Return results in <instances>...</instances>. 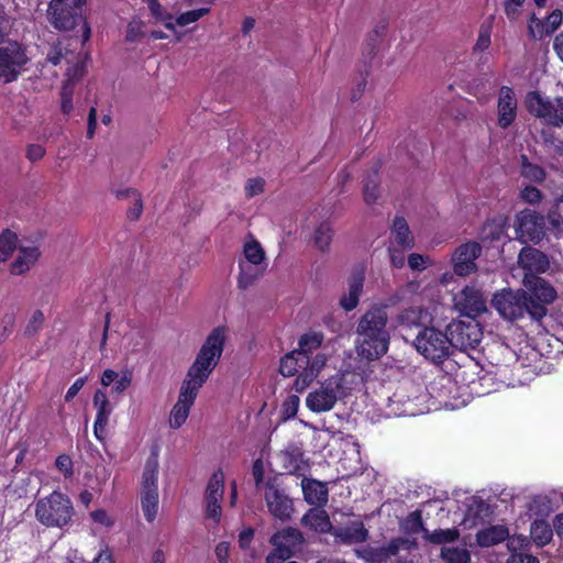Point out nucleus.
I'll return each mask as SVG.
<instances>
[{"label": "nucleus", "mask_w": 563, "mask_h": 563, "mask_svg": "<svg viewBox=\"0 0 563 563\" xmlns=\"http://www.w3.org/2000/svg\"><path fill=\"white\" fill-rule=\"evenodd\" d=\"M492 31V22L485 23L481 26L478 37L474 46L475 51H485L489 47Z\"/></svg>", "instance_id": "nucleus-45"}, {"label": "nucleus", "mask_w": 563, "mask_h": 563, "mask_svg": "<svg viewBox=\"0 0 563 563\" xmlns=\"http://www.w3.org/2000/svg\"><path fill=\"white\" fill-rule=\"evenodd\" d=\"M128 195H131L133 206L129 208L126 216L130 220L135 221L140 218L143 211V202L141 195L136 190H128Z\"/></svg>", "instance_id": "nucleus-46"}, {"label": "nucleus", "mask_w": 563, "mask_h": 563, "mask_svg": "<svg viewBox=\"0 0 563 563\" xmlns=\"http://www.w3.org/2000/svg\"><path fill=\"white\" fill-rule=\"evenodd\" d=\"M324 346H330L329 344H324V335L322 332L310 331L302 334L298 341V349L295 351L302 358H307L310 355L318 354L319 351H322Z\"/></svg>", "instance_id": "nucleus-26"}, {"label": "nucleus", "mask_w": 563, "mask_h": 563, "mask_svg": "<svg viewBox=\"0 0 563 563\" xmlns=\"http://www.w3.org/2000/svg\"><path fill=\"white\" fill-rule=\"evenodd\" d=\"M302 523L317 532H332L331 522L325 510L316 508L310 509L303 517Z\"/></svg>", "instance_id": "nucleus-30"}, {"label": "nucleus", "mask_w": 563, "mask_h": 563, "mask_svg": "<svg viewBox=\"0 0 563 563\" xmlns=\"http://www.w3.org/2000/svg\"><path fill=\"white\" fill-rule=\"evenodd\" d=\"M158 468L157 453H153L147 459L144 467L141 490V507L148 522H152L156 518L158 511Z\"/></svg>", "instance_id": "nucleus-6"}, {"label": "nucleus", "mask_w": 563, "mask_h": 563, "mask_svg": "<svg viewBox=\"0 0 563 563\" xmlns=\"http://www.w3.org/2000/svg\"><path fill=\"white\" fill-rule=\"evenodd\" d=\"M493 307L501 317L515 320L529 313V303L527 292L525 290L504 289L497 292L492 299Z\"/></svg>", "instance_id": "nucleus-9"}, {"label": "nucleus", "mask_w": 563, "mask_h": 563, "mask_svg": "<svg viewBox=\"0 0 563 563\" xmlns=\"http://www.w3.org/2000/svg\"><path fill=\"white\" fill-rule=\"evenodd\" d=\"M419 288V284L416 282L408 283L405 287L400 288L395 292V295L390 298L391 303H397L399 301L406 300L408 295L415 294Z\"/></svg>", "instance_id": "nucleus-48"}, {"label": "nucleus", "mask_w": 563, "mask_h": 563, "mask_svg": "<svg viewBox=\"0 0 563 563\" xmlns=\"http://www.w3.org/2000/svg\"><path fill=\"white\" fill-rule=\"evenodd\" d=\"M387 319V312L379 307L368 309L361 317L356 328V350L360 356L374 360L387 352L389 343Z\"/></svg>", "instance_id": "nucleus-2"}, {"label": "nucleus", "mask_w": 563, "mask_h": 563, "mask_svg": "<svg viewBox=\"0 0 563 563\" xmlns=\"http://www.w3.org/2000/svg\"><path fill=\"white\" fill-rule=\"evenodd\" d=\"M71 93L69 84H66L62 91V111L64 113H69L73 109Z\"/></svg>", "instance_id": "nucleus-58"}, {"label": "nucleus", "mask_w": 563, "mask_h": 563, "mask_svg": "<svg viewBox=\"0 0 563 563\" xmlns=\"http://www.w3.org/2000/svg\"><path fill=\"white\" fill-rule=\"evenodd\" d=\"M346 373H336L321 382L306 398L307 408L314 413L328 412L338 401L344 399L350 388L346 385Z\"/></svg>", "instance_id": "nucleus-4"}, {"label": "nucleus", "mask_w": 563, "mask_h": 563, "mask_svg": "<svg viewBox=\"0 0 563 563\" xmlns=\"http://www.w3.org/2000/svg\"><path fill=\"white\" fill-rule=\"evenodd\" d=\"M518 265L527 275H537L544 273L550 267V262L545 254L534 247H523L518 256Z\"/></svg>", "instance_id": "nucleus-21"}, {"label": "nucleus", "mask_w": 563, "mask_h": 563, "mask_svg": "<svg viewBox=\"0 0 563 563\" xmlns=\"http://www.w3.org/2000/svg\"><path fill=\"white\" fill-rule=\"evenodd\" d=\"M290 556L284 555V552L278 548H275L273 552H271L266 558V563H283Z\"/></svg>", "instance_id": "nucleus-64"}, {"label": "nucleus", "mask_w": 563, "mask_h": 563, "mask_svg": "<svg viewBox=\"0 0 563 563\" xmlns=\"http://www.w3.org/2000/svg\"><path fill=\"white\" fill-rule=\"evenodd\" d=\"M412 516L415 517V521H416L417 526H419V528L421 530H423L424 539H427L431 543L445 544V543H450V542L457 540L460 537V532L455 528L439 529V530H434L433 532H430L427 529H423L422 523L420 521V515L413 514Z\"/></svg>", "instance_id": "nucleus-29"}, {"label": "nucleus", "mask_w": 563, "mask_h": 563, "mask_svg": "<svg viewBox=\"0 0 563 563\" xmlns=\"http://www.w3.org/2000/svg\"><path fill=\"white\" fill-rule=\"evenodd\" d=\"M441 558L445 563H470V552L464 547H443Z\"/></svg>", "instance_id": "nucleus-38"}, {"label": "nucleus", "mask_w": 563, "mask_h": 563, "mask_svg": "<svg viewBox=\"0 0 563 563\" xmlns=\"http://www.w3.org/2000/svg\"><path fill=\"white\" fill-rule=\"evenodd\" d=\"M15 257L11 263L10 272L13 275H22L29 272L38 261L40 249L31 242H22L15 251Z\"/></svg>", "instance_id": "nucleus-20"}, {"label": "nucleus", "mask_w": 563, "mask_h": 563, "mask_svg": "<svg viewBox=\"0 0 563 563\" xmlns=\"http://www.w3.org/2000/svg\"><path fill=\"white\" fill-rule=\"evenodd\" d=\"M334 538L345 544L360 543L367 539L368 532L360 520L351 521L344 527L332 529Z\"/></svg>", "instance_id": "nucleus-25"}, {"label": "nucleus", "mask_w": 563, "mask_h": 563, "mask_svg": "<svg viewBox=\"0 0 563 563\" xmlns=\"http://www.w3.org/2000/svg\"><path fill=\"white\" fill-rule=\"evenodd\" d=\"M531 538L538 545H544L552 539L553 532L550 525L543 520H536L530 529Z\"/></svg>", "instance_id": "nucleus-37"}, {"label": "nucleus", "mask_w": 563, "mask_h": 563, "mask_svg": "<svg viewBox=\"0 0 563 563\" xmlns=\"http://www.w3.org/2000/svg\"><path fill=\"white\" fill-rule=\"evenodd\" d=\"M240 271L238 286L240 289H247L263 274L265 265H253L241 262Z\"/></svg>", "instance_id": "nucleus-31"}, {"label": "nucleus", "mask_w": 563, "mask_h": 563, "mask_svg": "<svg viewBox=\"0 0 563 563\" xmlns=\"http://www.w3.org/2000/svg\"><path fill=\"white\" fill-rule=\"evenodd\" d=\"M90 516L96 523L101 526L111 527L113 525V519L103 509L95 510Z\"/></svg>", "instance_id": "nucleus-57"}, {"label": "nucleus", "mask_w": 563, "mask_h": 563, "mask_svg": "<svg viewBox=\"0 0 563 563\" xmlns=\"http://www.w3.org/2000/svg\"><path fill=\"white\" fill-rule=\"evenodd\" d=\"M86 382H87L86 377L77 378L73 383V385L68 388V390L65 395V400L71 401L75 398V396L80 391V389L85 386Z\"/></svg>", "instance_id": "nucleus-59"}, {"label": "nucleus", "mask_w": 563, "mask_h": 563, "mask_svg": "<svg viewBox=\"0 0 563 563\" xmlns=\"http://www.w3.org/2000/svg\"><path fill=\"white\" fill-rule=\"evenodd\" d=\"M79 0H52L48 5L51 23L58 30H71L79 18Z\"/></svg>", "instance_id": "nucleus-12"}, {"label": "nucleus", "mask_w": 563, "mask_h": 563, "mask_svg": "<svg viewBox=\"0 0 563 563\" xmlns=\"http://www.w3.org/2000/svg\"><path fill=\"white\" fill-rule=\"evenodd\" d=\"M299 402H300V399L298 396H296V395L289 396L283 405L284 413L288 418L294 417L298 411Z\"/></svg>", "instance_id": "nucleus-53"}, {"label": "nucleus", "mask_w": 563, "mask_h": 563, "mask_svg": "<svg viewBox=\"0 0 563 563\" xmlns=\"http://www.w3.org/2000/svg\"><path fill=\"white\" fill-rule=\"evenodd\" d=\"M482 246L477 242H467L452 254L453 271L457 276H467L476 271V258L481 255Z\"/></svg>", "instance_id": "nucleus-18"}, {"label": "nucleus", "mask_w": 563, "mask_h": 563, "mask_svg": "<svg viewBox=\"0 0 563 563\" xmlns=\"http://www.w3.org/2000/svg\"><path fill=\"white\" fill-rule=\"evenodd\" d=\"M227 338L228 329L219 325L208 334L200 346L181 383L177 401L170 410L168 423L172 429H179L186 422L200 388L221 360Z\"/></svg>", "instance_id": "nucleus-1"}, {"label": "nucleus", "mask_w": 563, "mask_h": 563, "mask_svg": "<svg viewBox=\"0 0 563 563\" xmlns=\"http://www.w3.org/2000/svg\"><path fill=\"white\" fill-rule=\"evenodd\" d=\"M229 551L230 545L228 542H220L216 547V556L219 563H228L229 562Z\"/></svg>", "instance_id": "nucleus-62"}, {"label": "nucleus", "mask_w": 563, "mask_h": 563, "mask_svg": "<svg viewBox=\"0 0 563 563\" xmlns=\"http://www.w3.org/2000/svg\"><path fill=\"white\" fill-rule=\"evenodd\" d=\"M132 382V375L129 372H122L113 383L112 393L121 394L125 391Z\"/></svg>", "instance_id": "nucleus-49"}, {"label": "nucleus", "mask_w": 563, "mask_h": 563, "mask_svg": "<svg viewBox=\"0 0 563 563\" xmlns=\"http://www.w3.org/2000/svg\"><path fill=\"white\" fill-rule=\"evenodd\" d=\"M333 239V229L329 221L320 222L313 231V245L321 252H325Z\"/></svg>", "instance_id": "nucleus-33"}, {"label": "nucleus", "mask_w": 563, "mask_h": 563, "mask_svg": "<svg viewBox=\"0 0 563 563\" xmlns=\"http://www.w3.org/2000/svg\"><path fill=\"white\" fill-rule=\"evenodd\" d=\"M265 188V180L260 177H254L247 179L245 183V195L249 198L255 197L264 191Z\"/></svg>", "instance_id": "nucleus-47"}, {"label": "nucleus", "mask_w": 563, "mask_h": 563, "mask_svg": "<svg viewBox=\"0 0 563 563\" xmlns=\"http://www.w3.org/2000/svg\"><path fill=\"white\" fill-rule=\"evenodd\" d=\"M506 563H539V560L529 553L512 552Z\"/></svg>", "instance_id": "nucleus-54"}, {"label": "nucleus", "mask_w": 563, "mask_h": 563, "mask_svg": "<svg viewBox=\"0 0 563 563\" xmlns=\"http://www.w3.org/2000/svg\"><path fill=\"white\" fill-rule=\"evenodd\" d=\"M365 275L363 269L354 272L347 279V290L340 299V306L345 311H352L358 305L363 291Z\"/></svg>", "instance_id": "nucleus-23"}, {"label": "nucleus", "mask_w": 563, "mask_h": 563, "mask_svg": "<svg viewBox=\"0 0 563 563\" xmlns=\"http://www.w3.org/2000/svg\"><path fill=\"white\" fill-rule=\"evenodd\" d=\"M430 262L428 256H423L417 253H411L408 257V265L413 271H422Z\"/></svg>", "instance_id": "nucleus-51"}, {"label": "nucleus", "mask_w": 563, "mask_h": 563, "mask_svg": "<svg viewBox=\"0 0 563 563\" xmlns=\"http://www.w3.org/2000/svg\"><path fill=\"white\" fill-rule=\"evenodd\" d=\"M43 322H44L43 312L42 311L34 312V314L30 321V324L26 328V332L29 334L35 333L37 331L38 327H41Z\"/></svg>", "instance_id": "nucleus-63"}, {"label": "nucleus", "mask_w": 563, "mask_h": 563, "mask_svg": "<svg viewBox=\"0 0 563 563\" xmlns=\"http://www.w3.org/2000/svg\"><path fill=\"white\" fill-rule=\"evenodd\" d=\"M252 474H253L256 487H260V485L264 478V462L261 459H257L253 463Z\"/></svg>", "instance_id": "nucleus-60"}, {"label": "nucleus", "mask_w": 563, "mask_h": 563, "mask_svg": "<svg viewBox=\"0 0 563 563\" xmlns=\"http://www.w3.org/2000/svg\"><path fill=\"white\" fill-rule=\"evenodd\" d=\"M45 155V148L40 144H31L26 148V157L31 162H37Z\"/></svg>", "instance_id": "nucleus-56"}, {"label": "nucleus", "mask_w": 563, "mask_h": 563, "mask_svg": "<svg viewBox=\"0 0 563 563\" xmlns=\"http://www.w3.org/2000/svg\"><path fill=\"white\" fill-rule=\"evenodd\" d=\"M22 242L14 232L4 230L0 234V262L8 261Z\"/></svg>", "instance_id": "nucleus-34"}, {"label": "nucleus", "mask_w": 563, "mask_h": 563, "mask_svg": "<svg viewBox=\"0 0 563 563\" xmlns=\"http://www.w3.org/2000/svg\"><path fill=\"white\" fill-rule=\"evenodd\" d=\"M364 201L367 205L375 203L379 197V188L377 180V170L372 176H368L363 186Z\"/></svg>", "instance_id": "nucleus-43"}, {"label": "nucleus", "mask_w": 563, "mask_h": 563, "mask_svg": "<svg viewBox=\"0 0 563 563\" xmlns=\"http://www.w3.org/2000/svg\"><path fill=\"white\" fill-rule=\"evenodd\" d=\"M209 12V8H198L180 13L176 19H174L175 26H187L191 23L197 22L198 20L207 15Z\"/></svg>", "instance_id": "nucleus-42"}, {"label": "nucleus", "mask_w": 563, "mask_h": 563, "mask_svg": "<svg viewBox=\"0 0 563 563\" xmlns=\"http://www.w3.org/2000/svg\"><path fill=\"white\" fill-rule=\"evenodd\" d=\"M332 354L333 349L331 346H324L318 354L302 358L303 367L295 380V389L297 391H303L308 388L322 373L329 360L332 357Z\"/></svg>", "instance_id": "nucleus-11"}, {"label": "nucleus", "mask_w": 563, "mask_h": 563, "mask_svg": "<svg viewBox=\"0 0 563 563\" xmlns=\"http://www.w3.org/2000/svg\"><path fill=\"white\" fill-rule=\"evenodd\" d=\"M148 9L152 15L162 22L166 29L170 31L175 30L174 16L166 12L157 0H148Z\"/></svg>", "instance_id": "nucleus-40"}, {"label": "nucleus", "mask_w": 563, "mask_h": 563, "mask_svg": "<svg viewBox=\"0 0 563 563\" xmlns=\"http://www.w3.org/2000/svg\"><path fill=\"white\" fill-rule=\"evenodd\" d=\"M394 242L402 250L413 246V238L410 234L408 224L404 218H396L393 224Z\"/></svg>", "instance_id": "nucleus-32"}, {"label": "nucleus", "mask_w": 563, "mask_h": 563, "mask_svg": "<svg viewBox=\"0 0 563 563\" xmlns=\"http://www.w3.org/2000/svg\"><path fill=\"white\" fill-rule=\"evenodd\" d=\"M391 411L397 416H415L416 409L413 408L411 401L404 400V395L399 391L395 393L391 398H389Z\"/></svg>", "instance_id": "nucleus-39"}, {"label": "nucleus", "mask_w": 563, "mask_h": 563, "mask_svg": "<svg viewBox=\"0 0 563 563\" xmlns=\"http://www.w3.org/2000/svg\"><path fill=\"white\" fill-rule=\"evenodd\" d=\"M446 333L453 347L466 351L474 350L482 341V331L475 320L470 321H452L448 328Z\"/></svg>", "instance_id": "nucleus-10"}, {"label": "nucleus", "mask_w": 563, "mask_h": 563, "mask_svg": "<svg viewBox=\"0 0 563 563\" xmlns=\"http://www.w3.org/2000/svg\"><path fill=\"white\" fill-rule=\"evenodd\" d=\"M56 467L64 474L65 477H70L73 474V461L68 455H59L56 459Z\"/></svg>", "instance_id": "nucleus-52"}, {"label": "nucleus", "mask_w": 563, "mask_h": 563, "mask_svg": "<svg viewBox=\"0 0 563 563\" xmlns=\"http://www.w3.org/2000/svg\"><path fill=\"white\" fill-rule=\"evenodd\" d=\"M517 239L522 243L539 242L544 234V219L534 211L526 209L516 218Z\"/></svg>", "instance_id": "nucleus-13"}, {"label": "nucleus", "mask_w": 563, "mask_h": 563, "mask_svg": "<svg viewBox=\"0 0 563 563\" xmlns=\"http://www.w3.org/2000/svg\"><path fill=\"white\" fill-rule=\"evenodd\" d=\"M508 537V528L504 525H497L479 530L476 534V540L481 547H492L505 541Z\"/></svg>", "instance_id": "nucleus-28"}, {"label": "nucleus", "mask_w": 563, "mask_h": 563, "mask_svg": "<svg viewBox=\"0 0 563 563\" xmlns=\"http://www.w3.org/2000/svg\"><path fill=\"white\" fill-rule=\"evenodd\" d=\"M305 500L310 505H324L328 501V488L325 484L310 478L301 481Z\"/></svg>", "instance_id": "nucleus-27"}, {"label": "nucleus", "mask_w": 563, "mask_h": 563, "mask_svg": "<svg viewBox=\"0 0 563 563\" xmlns=\"http://www.w3.org/2000/svg\"><path fill=\"white\" fill-rule=\"evenodd\" d=\"M85 63L79 59L77 63L67 69V76L69 77V81L77 80L84 75Z\"/></svg>", "instance_id": "nucleus-61"}, {"label": "nucleus", "mask_w": 563, "mask_h": 563, "mask_svg": "<svg viewBox=\"0 0 563 563\" xmlns=\"http://www.w3.org/2000/svg\"><path fill=\"white\" fill-rule=\"evenodd\" d=\"M302 534L295 528H286L271 538L274 548H278L286 556H292L296 549L302 543Z\"/></svg>", "instance_id": "nucleus-24"}, {"label": "nucleus", "mask_w": 563, "mask_h": 563, "mask_svg": "<svg viewBox=\"0 0 563 563\" xmlns=\"http://www.w3.org/2000/svg\"><path fill=\"white\" fill-rule=\"evenodd\" d=\"M303 367L302 357L294 350L286 354L280 361L279 372L285 377L300 374Z\"/></svg>", "instance_id": "nucleus-35"}, {"label": "nucleus", "mask_w": 563, "mask_h": 563, "mask_svg": "<svg viewBox=\"0 0 563 563\" xmlns=\"http://www.w3.org/2000/svg\"><path fill=\"white\" fill-rule=\"evenodd\" d=\"M264 499L272 516L282 521L290 519L294 511L292 500L282 488L268 482L265 486Z\"/></svg>", "instance_id": "nucleus-15"}, {"label": "nucleus", "mask_w": 563, "mask_h": 563, "mask_svg": "<svg viewBox=\"0 0 563 563\" xmlns=\"http://www.w3.org/2000/svg\"><path fill=\"white\" fill-rule=\"evenodd\" d=\"M224 494V474L221 470L216 471L206 487L205 511L206 517L219 522L222 516L221 501Z\"/></svg>", "instance_id": "nucleus-14"}, {"label": "nucleus", "mask_w": 563, "mask_h": 563, "mask_svg": "<svg viewBox=\"0 0 563 563\" xmlns=\"http://www.w3.org/2000/svg\"><path fill=\"white\" fill-rule=\"evenodd\" d=\"M92 402L97 410L93 433L98 440H102L106 437V428L113 408L102 389L95 391Z\"/></svg>", "instance_id": "nucleus-22"}, {"label": "nucleus", "mask_w": 563, "mask_h": 563, "mask_svg": "<svg viewBox=\"0 0 563 563\" xmlns=\"http://www.w3.org/2000/svg\"><path fill=\"white\" fill-rule=\"evenodd\" d=\"M27 60L25 53L16 42H10L0 47V78L5 82L15 79L18 68Z\"/></svg>", "instance_id": "nucleus-16"}, {"label": "nucleus", "mask_w": 563, "mask_h": 563, "mask_svg": "<svg viewBox=\"0 0 563 563\" xmlns=\"http://www.w3.org/2000/svg\"><path fill=\"white\" fill-rule=\"evenodd\" d=\"M245 262L253 265H263L265 253L257 241H251L244 245Z\"/></svg>", "instance_id": "nucleus-41"}, {"label": "nucleus", "mask_w": 563, "mask_h": 563, "mask_svg": "<svg viewBox=\"0 0 563 563\" xmlns=\"http://www.w3.org/2000/svg\"><path fill=\"white\" fill-rule=\"evenodd\" d=\"M525 0H505V13L508 19L516 20L520 14V8Z\"/></svg>", "instance_id": "nucleus-50"}, {"label": "nucleus", "mask_w": 563, "mask_h": 563, "mask_svg": "<svg viewBox=\"0 0 563 563\" xmlns=\"http://www.w3.org/2000/svg\"><path fill=\"white\" fill-rule=\"evenodd\" d=\"M521 198L528 203H537L541 200L542 195L539 189L532 186H527L521 191Z\"/></svg>", "instance_id": "nucleus-55"}, {"label": "nucleus", "mask_w": 563, "mask_h": 563, "mask_svg": "<svg viewBox=\"0 0 563 563\" xmlns=\"http://www.w3.org/2000/svg\"><path fill=\"white\" fill-rule=\"evenodd\" d=\"M523 285L527 289L529 314L532 319H542L547 314L545 306L556 298L555 289L537 275L523 276Z\"/></svg>", "instance_id": "nucleus-5"}, {"label": "nucleus", "mask_w": 563, "mask_h": 563, "mask_svg": "<svg viewBox=\"0 0 563 563\" xmlns=\"http://www.w3.org/2000/svg\"><path fill=\"white\" fill-rule=\"evenodd\" d=\"M415 346L426 358L442 362L451 354V343L446 332L437 328H424L416 336Z\"/></svg>", "instance_id": "nucleus-7"}, {"label": "nucleus", "mask_w": 563, "mask_h": 563, "mask_svg": "<svg viewBox=\"0 0 563 563\" xmlns=\"http://www.w3.org/2000/svg\"><path fill=\"white\" fill-rule=\"evenodd\" d=\"M527 107L531 114L547 123L563 125V97L549 98L533 91L527 96Z\"/></svg>", "instance_id": "nucleus-8"}, {"label": "nucleus", "mask_w": 563, "mask_h": 563, "mask_svg": "<svg viewBox=\"0 0 563 563\" xmlns=\"http://www.w3.org/2000/svg\"><path fill=\"white\" fill-rule=\"evenodd\" d=\"M454 307L462 314L472 318L486 311V298L483 292L473 286H466L454 296Z\"/></svg>", "instance_id": "nucleus-17"}, {"label": "nucleus", "mask_w": 563, "mask_h": 563, "mask_svg": "<svg viewBox=\"0 0 563 563\" xmlns=\"http://www.w3.org/2000/svg\"><path fill=\"white\" fill-rule=\"evenodd\" d=\"M562 12L560 10L552 11L544 22H541L534 15L530 20L529 29L533 32V27L541 25V33L551 34L562 24Z\"/></svg>", "instance_id": "nucleus-36"}, {"label": "nucleus", "mask_w": 563, "mask_h": 563, "mask_svg": "<svg viewBox=\"0 0 563 563\" xmlns=\"http://www.w3.org/2000/svg\"><path fill=\"white\" fill-rule=\"evenodd\" d=\"M522 176L532 181H542L545 177L543 168L538 165L527 162V158H522Z\"/></svg>", "instance_id": "nucleus-44"}, {"label": "nucleus", "mask_w": 563, "mask_h": 563, "mask_svg": "<svg viewBox=\"0 0 563 563\" xmlns=\"http://www.w3.org/2000/svg\"><path fill=\"white\" fill-rule=\"evenodd\" d=\"M518 99L512 88L503 86L497 98V125L509 128L517 118Z\"/></svg>", "instance_id": "nucleus-19"}, {"label": "nucleus", "mask_w": 563, "mask_h": 563, "mask_svg": "<svg viewBox=\"0 0 563 563\" xmlns=\"http://www.w3.org/2000/svg\"><path fill=\"white\" fill-rule=\"evenodd\" d=\"M34 515L44 527L63 529L71 523L75 509L67 495L55 490L34 503Z\"/></svg>", "instance_id": "nucleus-3"}]
</instances>
